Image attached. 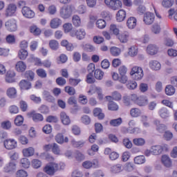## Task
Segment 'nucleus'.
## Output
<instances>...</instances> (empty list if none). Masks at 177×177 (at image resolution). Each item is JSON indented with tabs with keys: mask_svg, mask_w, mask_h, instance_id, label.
I'll use <instances>...</instances> for the list:
<instances>
[{
	"mask_svg": "<svg viewBox=\"0 0 177 177\" xmlns=\"http://www.w3.org/2000/svg\"><path fill=\"white\" fill-rule=\"evenodd\" d=\"M122 143L127 149H132V142H131L129 138L123 139Z\"/></svg>",
	"mask_w": 177,
	"mask_h": 177,
	"instance_id": "obj_55",
	"label": "nucleus"
},
{
	"mask_svg": "<svg viewBox=\"0 0 177 177\" xmlns=\"http://www.w3.org/2000/svg\"><path fill=\"white\" fill-rule=\"evenodd\" d=\"M87 93L88 95H93V93H97L100 100L103 99V94L102 93V88L100 87L94 86L90 88Z\"/></svg>",
	"mask_w": 177,
	"mask_h": 177,
	"instance_id": "obj_10",
	"label": "nucleus"
},
{
	"mask_svg": "<svg viewBox=\"0 0 177 177\" xmlns=\"http://www.w3.org/2000/svg\"><path fill=\"white\" fill-rule=\"evenodd\" d=\"M174 0H163L162 1V5L164 8H171L174 5Z\"/></svg>",
	"mask_w": 177,
	"mask_h": 177,
	"instance_id": "obj_54",
	"label": "nucleus"
},
{
	"mask_svg": "<svg viewBox=\"0 0 177 177\" xmlns=\"http://www.w3.org/2000/svg\"><path fill=\"white\" fill-rule=\"evenodd\" d=\"M5 26L8 31H10V32H13L17 30V24L15 19H10L7 21L5 24Z\"/></svg>",
	"mask_w": 177,
	"mask_h": 177,
	"instance_id": "obj_5",
	"label": "nucleus"
},
{
	"mask_svg": "<svg viewBox=\"0 0 177 177\" xmlns=\"http://www.w3.org/2000/svg\"><path fill=\"white\" fill-rule=\"evenodd\" d=\"M94 77L96 80L100 81L103 80V77H104V72L100 69H96L94 72Z\"/></svg>",
	"mask_w": 177,
	"mask_h": 177,
	"instance_id": "obj_33",
	"label": "nucleus"
},
{
	"mask_svg": "<svg viewBox=\"0 0 177 177\" xmlns=\"http://www.w3.org/2000/svg\"><path fill=\"white\" fill-rule=\"evenodd\" d=\"M127 86L128 89H136V88L138 87V83H136V82L135 81H129L127 84Z\"/></svg>",
	"mask_w": 177,
	"mask_h": 177,
	"instance_id": "obj_58",
	"label": "nucleus"
},
{
	"mask_svg": "<svg viewBox=\"0 0 177 177\" xmlns=\"http://www.w3.org/2000/svg\"><path fill=\"white\" fill-rule=\"evenodd\" d=\"M111 55L117 57V56H120L121 55V49L118 47L113 46L110 48Z\"/></svg>",
	"mask_w": 177,
	"mask_h": 177,
	"instance_id": "obj_34",
	"label": "nucleus"
},
{
	"mask_svg": "<svg viewBox=\"0 0 177 177\" xmlns=\"http://www.w3.org/2000/svg\"><path fill=\"white\" fill-rule=\"evenodd\" d=\"M159 115L161 118H168L169 117V112L167 108H162L159 110Z\"/></svg>",
	"mask_w": 177,
	"mask_h": 177,
	"instance_id": "obj_37",
	"label": "nucleus"
},
{
	"mask_svg": "<svg viewBox=\"0 0 177 177\" xmlns=\"http://www.w3.org/2000/svg\"><path fill=\"white\" fill-rule=\"evenodd\" d=\"M62 24V19L59 18H54L51 20L50 26L51 28H57Z\"/></svg>",
	"mask_w": 177,
	"mask_h": 177,
	"instance_id": "obj_24",
	"label": "nucleus"
},
{
	"mask_svg": "<svg viewBox=\"0 0 177 177\" xmlns=\"http://www.w3.org/2000/svg\"><path fill=\"white\" fill-rule=\"evenodd\" d=\"M41 165H42V162L38 159H33L32 160V166L35 169H38V168H41Z\"/></svg>",
	"mask_w": 177,
	"mask_h": 177,
	"instance_id": "obj_48",
	"label": "nucleus"
},
{
	"mask_svg": "<svg viewBox=\"0 0 177 177\" xmlns=\"http://www.w3.org/2000/svg\"><path fill=\"white\" fill-rule=\"evenodd\" d=\"M39 113H41V114H48L49 113V108L46 105H41L39 108Z\"/></svg>",
	"mask_w": 177,
	"mask_h": 177,
	"instance_id": "obj_60",
	"label": "nucleus"
},
{
	"mask_svg": "<svg viewBox=\"0 0 177 177\" xmlns=\"http://www.w3.org/2000/svg\"><path fill=\"white\" fill-rule=\"evenodd\" d=\"M65 92H66V93L69 94L70 96H73V95H75V88H74V87H73V86H65Z\"/></svg>",
	"mask_w": 177,
	"mask_h": 177,
	"instance_id": "obj_49",
	"label": "nucleus"
},
{
	"mask_svg": "<svg viewBox=\"0 0 177 177\" xmlns=\"http://www.w3.org/2000/svg\"><path fill=\"white\" fill-rule=\"evenodd\" d=\"M121 171H122V165L120 164L113 165L111 167V171L112 174H120Z\"/></svg>",
	"mask_w": 177,
	"mask_h": 177,
	"instance_id": "obj_38",
	"label": "nucleus"
},
{
	"mask_svg": "<svg viewBox=\"0 0 177 177\" xmlns=\"http://www.w3.org/2000/svg\"><path fill=\"white\" fill-rule=\"evenodd\" d=\"M161 161L163 165H165V167L167 168L172 167V161L171 160V158L168 157V156L163 155L162 156Z\"/></svg>",
	"mask_w": 177,
	"mask_h": 177,
	"instance_id": "obj_16",
	"label": "nucleus"
},
{
	"mask_svg": "<svg viewBox=\"0 0 177 177\" xmlns=\"http://www.w3.org/2000/svg\"><path fill=\"white\" fill-rule=\"evenodd\" d=\"M16 9H17V7L15 4H10L6 9V16H13L14 13H16Z\"/></svg>",
	"mask_w": 177,
	"mask_h": 177,
	"instance_id": "obj_17",
	"label": "nucleus"
},
{
	"mask_svg": "<svg viewBox=\"0 0 177 177\" xmlns=\"http://www.w3.org/2000/svg\"><path fill=\"white\" fill-rule=\"evenodd\" d=\"M60 118L62 124L64 125H69L70 122H71V120H70V117L67 115L66 112H61L60 113Z\"/></svg>",
	"mask_w": 177,
	"mask_h": 177,
	"instance_id": "obj_20",
	"label": "nucleus"
},
{
	"mask_svg": "<svg viewBox=\"0 0 177 177\" xmlns=\"http://www.w3.org/2000/svg\"><path fill=\"white\" fill-rule=\"evenodd\" d=\"M16 176L17 177H27V176H28V174H27V171H26L23 169H20L17 171Z\"/></svg>",
	"mask_w": 177,
	"mask_h": 177,
	"instance_id": "obj_64",
	"label": "nucleus"
},
{
	"mask_svg": "<svg viewBox=\"0 0 177 177\" xmlns=\"http://www.w3.org/2000/svg\"><path fill=\"white\" fill-rule=\"evenodd\" d=\"M29 115L32 116L34 122H39L40 121H44V116L41 113H35V112L32 111L29 113Z\"/></svg>",
	"mask_w": 177,
	"mask_h": 177,
	"instance_id": "obj_14",
	"label": "nucleus"
},
{
	"mask_svg": "<svg viewBox=\"0 0 177 177\" xmlns=\"http://www.w3.org/2000/svg\"><path fill=\"white\" fill-rule=\"evenodd\" d=\"M22 152L24 157H31L32 156H34L35 150L32 147H28L27 149H24Z\"/></svg>",
	"mask_w": 177,
	"mask_h": 177,
	"instance_id": "obj_26",
	"label": "nucleus"
},
{
	"mask_svg": "<svg viewBox=\"0 0 177 177\" xmlns=\"http://www.w3.org/2000/svg\"><path fill=\"white\" fill-rule=\"evenodd\" d=\"M96 27L100 30L106 28V21L104 19H98L96 21Z\"/></svg>",
	"mask_w": 177,
	"mask_h": 177,
	"instance_id": "obj_50",
	"label": "nucleus"
},
{
	"mask_svg": "<svg viewBox=\"0 0 177 177\" xmlns=\"http://www.w3.org/2000/svg\"><path fill=\"white\" fill-rule=\"evenodd\" d=\"M35 77V73H34L32 71H27L25 73V78H26L28 81H34Z\"/></svg>",
	"mask_w": 177,
	"mask_h": 177,
	"instance_id": "obj_41",
	"label": "nucleus"
},
{
	"mask_svg": "<svg viewBox=\"0 0 177 177\" xmlns=\"http://www.w3.org/2000/svg\"><path fill=\"white\" fill-rule=\"evenodd\" d=\"M51 150L54 154H60V148L59 147V145L56 143L53 144Z\"/></svg>",
	"mask_w": 177,
	"mask_h": 177,
	"instance_id": "obj_62",
	"label": "nucleus"
},
{
	"mask_svg": "<svg viewBox=\"0 0 177 177\" xmlns=\"http://www.w3.org/2000/svg\"><path fill=\"white\" fill-rule=\"evenodd\" d=\"M82 166L84 168H86V169H89V168H96L97 164L95 163V162L86 160L82 163Z\"/></svg>",
	"mask_w": 177,
	"mask_h": 177,
	"instance_id": "obj_29",
	"label": "nucleus"
},
{
	"mask_svg": "<svg viewBox=\"0 0 177 177\" xmlns=\"http://www.w3.org/2000/svg\"><path fill=\"white\" fill-rule=\"evenodd\" d=\"M3 171L7 174H13L14 172H16V162L11 161L6 164L3 167Z\"/></svg>",
	"mask_w": 177,
	"mask_h": 177,
	"instance_id": "obj_7",
	"label": "nucleus"
},
{
	"mask_svg": "<svg viewBox=\"0 0 177 177\" xmlns=\"http://www.w3.org/2000/svg\"><path fill=\"white\" fill-rule=\"evenodd\" d=\"M110 31L113 32L114 35H118L120 34V30L117 28V26L115 24H111L110 26Z\"/></svg>",
	"mask_w": 177,
	"mask_h": 177,
	"instance_id": "obj_57",
	"label": "nucleus"
},
{
	"mask_svg": "<svg viewBox=\"0 0 177 177\" xmlns=\"http://www.w3.org/2000/svg\"><path fill=\"white\" fill-rule=\"evenodd\" d=\"M7 95L8 97H10V99H15V97L17 96V91L15 87H10L7 90Z\"/></svg>",
	"mask_w": 177,
	"mask_h": 177,
	"instance_id": "obj_25",
	"label": "nucleus"
},
{
	"mask_svg": "<svg viewBox=\"0 0 177 177\" xmlns=\"http://www.w3.org/2000/svg\"><path fill=\"white\" fill-rule=\"evenodd\" d=\"M15 68L17 71H19V73H24V71H26V68H27V65H26V64L22 61H19L17 63Z\"/></svg>",
	"mask_w": 177,
	"mask_h": 177,
	"instance_id": "obj_23",
	"label": "nucleus"
},
{
	"mask_svg": "<svg viewBox=\"0 0 177 177\" xmlns=\"http://www.w3.org/2000/svg\"><path fill=\"white\" fill-rule=\"evenodd\" d=\"M49 46L53 50H57L59 49V42L56 40H51L49 42Z\"/></svg>",
	"mask_w": 177,
	"mask_h": 177,
	"instance_id": "obj_46",
	"label": "nucleus"
},
{
	"mask_svg": "<svg viewBox=\"0 0 177 177\" xmlns=\"http://www.w3.org/2000/svg\"><path fill=\"white\" fill-rule=\"evenodd\" d=\"M3 145L7 150H13V149H16L17 142L13 139H8L4 141Z\"/></svg>",
	"mask_w": 177,
	"mask_h": 177,
	"instance_id": "obj_8",
	"label": "nucleus"
},
{
	"mask_svg": "<svg viewBox=\"0 0 177 177\" xmlns=\"http://www.w3.org/2000/svg\"><path fill=\"white\" fill-rule=\"evenodd\" d=\"M118 38L122 44H127L128 39H129V32H128V31H124L119 34Z\"/></svg>",
	"mask_w": 177,
	"mask_h": 177,
	"instance_id": "obj_13",
	"label": "nucleus"
},
{
	"mask_svg": "<svg viewBox=\"0 0 177 177\" xmlns=\"http://www.w3.org/2000/svg\"><path fill=\"white\" fill-rule=\"evenodd\" d=\"M149 67L151 70L158 71V70H161V64L158 61L152 60L149 62Z\"/></svg>",
	"mask_w": 177,
	"mask_h": 177,
	"instance_id": "obj_19",
	"label": "nucleus"
},
{
	"mask_svg": "<svg viewBox=\"0 0 177 177\" xmlns=\"http://www.w3.org/2000/svg\"><path fill=\"white\" fill-rule=\"evenodd\" d=\"M104 2L113 10H118L122 6V2L120 0H105Z\"/></svg>",
	"mask_w": 177,
	"mask_h": 177,
	"instance_id": "obj_3",
	"label": "nucleus"
},
{
	"mask_svg": "<svg viewBox=\"0 0 177 177\" xmlns=\"http://www.w3.org/2000/svg\"><path fill=\"white\" fill-rule=\"evenodd\" d=\"M155 16L153 13L147 12L144 15L143 21L147 26H150V24H153L154 22Z\"/></svg>",
	"mask_w": 177,
	"mask_h": 177,
	"instance_id": "obj_9",
	"label": "nucleus"
},
{
	"mask_svg": "<svg viewBox=\"0 0 177 177\" xmlns=\"http://www.w3.org/2000/svg\"><path fill=\"white\" fill-rule=\"evenodd\" d=\"M36 73L38 75V77H40V78H46L47 74L45 69L39 68L36 71Z\"/></svg>",
	"mask_w": 177,
	"mask_h": 177,
	"instance_id": "obj_51",
	"label": "nucleus"
},
{
	"mask_svg": "<svg viewBox=\"0 0 177 177\" xmlns=\"http://www.w3.org/2000/svg\"><path fill=\"white\" fill-rule=\"evenodd\" d=\"M151 31L153 34H160L161 31V28L158 24H153L151 28Z\"/></svg>",
	"mask_w": 177,
	"mask_h": 177,
	"instance_id": "obj_61",
	"label": "nucleus"
},
{
	"mask_svg": "<svg viewBox=\"0 0 177 177\" xmlns=\"http://www.w3.org/2000/svg\"><path fill=\"white\" fill-rule=\"evenodd\" d=\"M128 55L131 57H135V56L138 55V47L131 46V48H129Z\"/></svg>",
	"mask_w": 177,
	"mask_h": 177,
	"instance_id": "obj_43",
	"label": "nucleus"
},
{
	"mask_svg": "<svg viewBox=\"0 0 177 177\" xmlns=\"http://www.w3.org/2000/svg\"><path fill=\"white\" fill-rule=\"evenodd\" d=\"M176 92L175 87L173 85L169 84L165 88V93L168 96H172Z\"/></svg>",
	"mask_w": 177,
	"mask_h": 177,
	"instance_id": "obj_30",
	"label": "nucleus"
},
{
	"mask_svg": "<svg viewBox=\"0 0 177 177\" xmlns=\"http://www.w3.org/2000/svg\"><path fill=\"white\" fill-rule=\"evenodd\" d=\"M154 125L156 127V131L159 132V133H164L165 131H167V126L158 120H155L153 122Z\"/></svg>",
	"mask_w": 177,
	"mask_h": 177,
	"instance_id": "obj_11",
	"label": "nucleus"
},
{
	"mask_svg": "<svg viewBox=\"0 0 177 177\" xmlns=\"http://www.w3.org/2000/svg\"><path fill=\"white\" fill-rule=\"evenodd\" d=\"M142 114V111L138 108H132L130 110V115L133 118H138V117H140Z\"/></svg>",
	"mask_w": 177,
	"mask_h": 177,
	"instance_id": "obj_27",
	"label": "nucleus"
},
{
	"mask_svg": "<svg viewBox=\"0 0 177 177\" xmlns=\"http://www.w3.org/2000/svg\"><path fill=\"white\" fill-rule=\"evenodd\" d=\"M83 49L85 52H95L96 48L91 44H84L83 45Z\"/></svg>",
	"mask_w": 177,
	"mask_h": 177,
	"instance_id": "obj_53",
	"label": "nucleus"
},
{
	"mask_svg": "<svg viewBox=\"0 0 177 177\" xmlns=\"http://www.w3.org/2000/svg\"><path fill=\"white\" fill-rule=\"evenodd\" d=\"M66 79L63 78L62 77H59L56 79V84L59 86H63L64 85H66Z\"/></svg>",
	"mask_w": 177,
	"mask_h": 177,
	"instance_id": "obj_63",
	"label": "nucleus"
},
{
	"mask_svg": "<svg viewBox=\"0 0 177 177\" xmlns=\"http://www.w3.org/2000/svg\"><path fill=\"white\" fill-rule=\"evenodd\" d=\"M19 86L23 91H28V89H31V82L23 80L19 82Z\"/></svg>",
	"mask_w": 177,
	"mask_h": 177,
	"instance_id": "obj_15",
	"label": "nucleus"
},
{
	"mask_svg": "<svg viewBox=\"0 0 177 177\" xmlns=\"http://www.w3.org/2000/svg\"><path fill=\"white\" fill-rule=\"evenodd\" d=\"M111 127H120L122 124V118H119L117 119L111 120L109 122Z\"/></svg>",
	"mask_w": 177,
	"mask_h": 177,
	"instance_id": "obj_35",
	"label": "nucleus"
},
{
	"mask_svg": "<svg viewBox=\"0 0 177 177\" xmlns=\"http://www.w3.org/2000/svg\"><path fill=\"white\" fill-rule=\"evenodd\" d=\"M168 150V145L163 144L162 145H155L151 147V153L153 156H159L162 151Z\"/></svg>",
	"mask_w": 177,
	"mask_h": 177,
	"instance_id": "obj_4",
	"label": "nucleus"
},
{
	"mask_svg": "<svg viewBox=\"0 0 177 177\" xmlns=\"http://www.w3.org/2000/svg\"><path fill=\"white\" fill-rule=\"evenodd\" d=\"M20 165L22 168H30V160H28L27 158H24L20 160Z\"/></svg>",
	"mask_w": 177,
	"mask_h": 177,
	"instance_id": "obj_40",
	"label": "nucleus"
},
{
	"mask_svg": "<svg viewBox=\"0 0 177 177\" xmlns=\"http://www.w3.org/2000/svg\"><path fill=\"white\" fill-rule=\"evenodd\" d=\"M55 141L57 143H59V145H63V143H64V136L60 133H57L55 136Z\"/></svg>",
	"mask_w": 177,
	"mask_h": 177,
	"instance_id": "obj_47",
	"label": "nucleus"
},
{
	"mask_svg": "<svg viewBox=\"0 0 177 177\" xmlns=\"http://www.w3.org/2000/svg\"><path fill=\"white\" fill-rule=\"evenodd\" d=\"M135 164L140 165L146 162V158L145 156H138L134 158Z\"/></svg>",
	"mask_w": 177,
	"mask_h": 177,
	"instance_id": "obj_39",
	"label": "nucleus"
},
{
	"mask_svg": "<svg viewBox=\"0 0 177 177\" xmlns=\"http://www.w3.org/2000/svg\"><path fill=\"white\" fill-rule=\"evenodd\" d=\"M27 56H28V52L27 50L24 48L19 50L18 57L20 59V60H26V59H27Z\"/></svg>",
	"mask_w": 177,
	"mask_h": 177,
	"instance_id": "obj_28",
	"label": "nucleus"
},
{
	"mask_svg": "<svg viewBox=\"0 0 177 177\" xmlns=\"http://www.w3.org/2000/svg\"><path fill=\"white\" fill-rule=\"evenodd\" d=\"M130 75L136 81H140L143 78L145 74L143 73V69L139 66H134L132 68Z\"/></svg>",
	"mask_w": 177,
	"mask_h": 177,
	"instance_id": "obj_2",
	"label": "nucleus"
},
{
	"mask_svg": "<svg viewBox=\"0 0 177 177\" xmlns=\"http://www.w3.org/2000/svg\"><path fill=\"white\" fill-rule=\"evenodd\" d=\"M86 81L87 84H94L95 78L93 77V73H88V74L86 75Z\"/></svg>",
	"mask_w": 177,
	"mask_h": 177,
	"instance_id": "obj_56",
	"label": "nucleus"
},
{
	"mask_svg": "<svg viewBox=\"0 0 177 177\" xmlns=\"http://www.w3.org/2000/svg\"><path fill=\"white\" fill-rule=\"evenodd\" d=\"M43 95L45 100L47 102H49L50 103H53V102H55V97L50 95V93L48 91H44Z\"/></svg>",
	"mask_w": 177,
	"mask_h": 177,
	"instance_id": "obj_32",
	"label": "nucleus"
},
{
	"mask_svg": "<svg viewBox=\"0 0 177 177\" xmlns=\"http://www.w3.org/2000/svg\"><path fill=\"white\" fill-rule=\"evenodd\" d=\"M21 12L23 16H24V17L26 19H32L35 17V12H34L29 7H23Z\"/></svg>",
	"mask_w": 177,
	"mask_h": 177,
	"instance_id": "obj_6",
	"label": "nucleus"
},
{
	"mask_svg": "<svg viewBox=\"0 0 177 177\" xmlns=\"http://www.w3.org/2000/svg\"><path fill=\"white\" fill-rule=\"evenodd\" d=\"M24 121V118H23V116L17 115L15 119L14 122L15 125H17V127H20V125L23 124Z\"/></svg>",
	"mask_w": 177,
	"mask_h": 177,
	"instance_id": "obj_52",
	"label": "nucleus"
},
{
	"mask_svg": "<svg viewBox=\"0 0 177 177\" xmlns=\"http://www.w3.org/2000/svg\"><path fill=\"white\" fill-rule=\"evenodd\" d=\"M127 17V12L124 10H120L116 14V20L118 21H124Z\"/></svg>",
	"mask_w": 177,
	"mask_h": 177,
	"instance_id": "obj_22",
	"label": "nucleus"
},
{
	"mask_svg": "<svg viewBox=\"0 0 177 177\" xmlns=\"http://www.w3.org/2000/svg\"><path fill=\"white\" fill-rule=\"evenodd\" d=\"M16 77V73L14 71H9L7 72V74L6 75V81L8 84H12V82H15L16 81V79L15 78Z\"/></svg>",
	"mask_w": 177,
	"mask_h": 177,
	"instance_id": "obj_12",
	"label": "nucleus"
},
{
	"mask_svg": "<svg viewBox=\"0 0 177 177\" xmlns=\"http://www.w3.org/2000/svg\"><path fill=\"white\" fill-rule=\"evenodd\" d=\"M72 21L75 27H80V26H81V19L78 15H74L73 17Z\"/></svg>",
	"mask_w": 177,
	"mask_h": 177,
	"instance_id": "obj_44",
	"label": "nucleus"
},
{
	"mask_svg": "<svg viewBox=\"0 0 177 177\" xmlns=\"http://www.w3.org/2000/svg\"><path fill=\"white\" fill-rule=\"evenodd\" d=\"M136 104L140 106H146V104H147V98L145 96L138 97V100H137Z\"/></svg>",
	"mask_w": 177,
	"mask_h": 177,
	"instance_id": "obj_36",
	"label": "nucleus"
},
{
	"mask_svg": "<svg viewBox=\"0 0 177 177\" xmlns=\"http://www.w3.org/2000/svg\"><path fill=\"white\" fill-rule=\"evenodd\" d=\"M75 34L77 39H84V38H85V36L86 35V32L84 29H79L76 30Z\"/></svg>",
	"mask_w": 177,
	"mask_h": 177,
	"instance_id": "obj_31",
	"label": "nucleus"
},
{
	"mask_svg": "<svg viewBox=\"0 0 177 177\" xmlns=\"http://www.w3.org/2000/svg\"><path fill=\"white\" fill-rule=\"evenodd\" d=\"M147 52L148 55L153 56V55L157 54L158 48H157V46L156 45L150 44L147 48Z\"/></svg>",
	"mask_w": 177,
	"mask_h": 177,
	"instance_id": "obj_18",
	"label": "nucleus"
},
{
	"mask_svg": "<svg viewBox=\"0 0 177 177\" xmlns=\"http://www.w3.org/2000/svg\"><path fill=\"white\" fill-rule=\"evenodd\" d=\"M108 109L111 111H117V110H118V105L113 101H109L108 104Z\"/></svg>",
	"mask_w": 177,
	"mask_h": 177,
	"instance_id": "obj_42",
	"label": "nucleus"
},
{
	"mask_svg": "<svg viewBox=\"0 0 177 177\" xmlns=\"http://www.w3.org/2000/svg\"><path fill=\"white\" fill-rule=\"evenodd\" d=\"M44 172L48 174V175H53L55 174V170L53 169L52 165L51 166H46L44 169Z\"/></svg>",
	"mask_w": 177,
	"mask_h": 177,
	"instance_id": "obj_59",
	"label": "nucleus"
},
{
	"mask_svg": "<svg viewBox=\"0 0 177 177\" xmlns=\"http://www.w3.org/2000/svg\"><path fill=\"white\" fill-rule=\"evenodd\" d=\"M133 143L136 146H144L146 141L143 138H134L133 140Z\"/></svg>",
	"mask_w": 177,
	"mask_h": 177,
	"instance_id": "obj_45",
	"label": "nucleus"
},
{
	"mask_svg": "<svg viewBox=\"0 0 177 177\" xmlns=\"http://www.w3.org/2000/svg\"><path fill=\"white\" fill-rule=\"evenodd\" d=\"M73 15V6H64L59 10V15L62 19H70Z\"/></svg>",
	"mask_w": 177,
	"mask_h": 177,
	"instance_id": "obj_1",
	"label": "nucleus"
},
{
	"mask_svg": "<svg viewBox=\"0 0 177 177\" xmlns=\"http://www.w3.org/2000/svg\"><path fill=\"white\" fill-rule=\"evenodd\" d=\"M127 26L130 30H133L136 27V18L131 17L128 19Z\"/></svg>",
	"mask_w": 177,
	"mask_h": 177,
	"instance_id": "obj_21",
	"label": "nucleus"
}]
</instances>
